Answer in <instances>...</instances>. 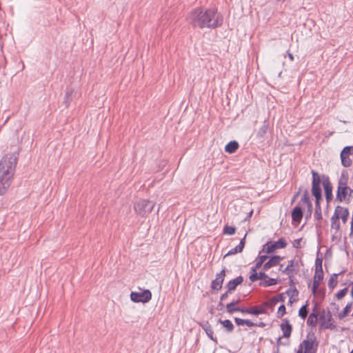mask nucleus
<instances>
[{"instance_id":"ddd939ff","label":"nucleus","mask_w":353,"mask_h":353,"mask_svg":"<svg viewBox=\"0 0 353 353\" xmlns=\"http://www.w3.org/2000/svg\"><path fill=\"white\" fill-rule=\"evenodd\" d=\"M305 204L307 206V212L305 214V219L307 220L311 218L312 214V204L309 196V192L307 190H305L301 200L299 202V205Z\"/></svg>"},{"instance_id":"bb28decb","label":"nucleus","mask_w":353,"mask_h":353,"mask_svg":"<svg viewBox=\"0 0 353 353\" xmlns=\"http://www.w3.org/2000/svg\"><path fill=\"white\" fill-rule=\"evenodd\" d=\"M239 147V145L237 141H231L225 146V151L229 154H232L237 150Z\"/></svg>"},{"instance_id":"58836bf2","label":"nucleus","mask_w":353,"mask_h":353,"mask_svg":"<svg viewBox=\"0 0 353 353\" xmlns=\"http://www.w3.org/2000/svg\"><path fill=\"white\" fill-rule=\"evenodd\" d=\"M276 303H274V302H272V299L271 298L269 301H265V302H263L262 304H261V307H263L265 309H266L267 307H269L272 310H274V307L275 306Z\"/></svg>"},{"instance_id":"dca6fc26","label":"nucleus","mask_w":353,"mask_h":353,"mask_svg":"<svg viewBox=\"0 0 353 353\" xmlns=\"http://www.w3.org/2000/svg\"><path fill=\"white\" fill-rule=\"evenodd\" d=\"M234 322L237 325H245L248 327L258 326L260 327H264L265 326V323L264 322L253 323L249 319H242L238 317L234 318Z\"/></svg>"},{"instance_id":"412c9836","label":"nucleus","mask_w":353,"mask_h":353,"mask_svg":"<svg viewBox=\"0 0 353 353\" xmlns=\"http://www.w3.org/2000/svg\"><path fill=\"white\" fill-rule=\"evenodd\" d=\"M303 216L302 208L298 205L293 208L292 211V222L300 223Z\"/></svg>"},{"instance_id":"393cba45","label":"nucleus","mask_w":353,"mask_h":353,"mask_svg":"<svg viewBox=\"0 0 353 353\" xmlns=\"http://www.w3.org/2000/svg\"><path fill=\"white\" fill-rule=\"evenodd\" d=\"M268 258L267 255H259L256 259V263L255 265L251 268V272H255L258 269H259L263 263L266 261V259Z\"/></svg>"},{"instance_id":"9b49d317","label":"nucleus","mask_w":353,"mask_h":353,"mask_svg":"<svg viewBox=\"0 0 353 353\" xmlns=\"http://www.w3.org/2000/svg\"><path fill=\"white\" fill-rule=\"evenodd\" d=\"M322 183L324 188L325 199L328 204L333 198L332 185L328 176L325 174L322 175Z\"/></svg>"},{"instance_id":"0e129e2a","label":"nucleus","mask_w":353,"mask_h":353,"mask_svg":"<svg viewBox=\"0 0 353 353\" xmlns=\"http://www.w3.org/2000/svg\"><path fill=\"white\" fill-rule=\"evenodd\" d=\"M324 321H327V318H325Z\"/></svg>"},{"instance_id":"e433bc0d","label":"nucleus","mask_w":353,"mask_h":353,"mask_svg":"<svg viewBox=\"0 0 353 353\" xmlns=\"http://www.w3.org/2000/svg\"><path fill=\"white\" fill-rule=\"evenodd\" d=\"M277 283V279L273 278H269L268 279H265L263 282L260 283V286H263L264 288L269 287L271 285H276Z\"/></svg>"},{"instance_id":"c85d7f7f","label":"nucleus","mask_w":353,"mask_h":353,"mask_svg":"<svg viewBox=\"0 0 353 353\" xmlns=\"http://www.w3.org/2000/svg\"><path fill=\"white\" fill-rule=\"evenodd\" d=\"M318 316L319 313L318 312H312L308 316V318L307 319V324L309 326H311L312 327H315L317 325L318 321Z\"/></svg>"},{"instance_id":"13d9d810","label":"nucleus","mask_w":353,"mask_h":353,"mask_svg":"<svg viewBox=\"0 0 353 353\" xmlns=\"http://www.w3.org/2000/svg\"><path fill=\"white\" fill-rule=\"evenodd\" d=\"M312 312H317V305L316 303L314 304L313 308H312Z\"/></svg>"},{"instance_id":"f257e3e1","label":"nucleus","mask_w":353,"mask_h":353,"mask_svg":"<svg viewBox=\"0 0 353 353\" xmlns=\"http://www.w3.org/2000/svg\"><path fill=\"white\" fill-rule=\"evenodd\" d=\"M187 20L193 28L216 29L222 26L223 17L213 8L197 7L188 14Z\"/></svg>"},{"instance_id":"de8ad7c7","label":"nucleus","mask_w":353,"mask_h":353,"mask_svg":"<svg viewBox=\"0 0 353 353\" xmlns=\"http://www.w3.org/2000/svg\"><path fill=\"white\" fill-rule=\"evenodd\" d=\"M249 279L252 282H255L258 281L259 279L256 271L255 272H252V274L250 275Z\"/></svg>"},{"instance_id":"a19ab883","label":"nucleus","mask_w":353,"mask_h":353,"mask_svg":"<svg viewBox=\"0 0 353 353\" xmlns=\"http://www.w3.org/2000/svg\"><path fill=\"white\" fill-rule=\"evenodd\" d=\"M347 291H348V288H345L341 290H339L336 294V297L338 299H343L345 295L347 293Z\"/></svg>"},{"instance_id":"423d86ee","label":"nucleus","mask_w":353,"mask_h":353,"mask_svg":"<svg viewBox=\"0 0 353 353\" xmlns=\"http://www.w3.org/2000/svg\"><path fill=\"white\" fill-rule=\"evenodd\" d=\"M312 188L311 192L313 196H314L315 199H322V191L321 188V183L322 180V176H321L319 173L312 170Z\"/></svg>"},{"instance_id":"6e6d98bb","label":"nucleus","mask_w":353,"mask_h":353,"mask_svg":"<svg viewBox=\"0 0 353 353\" xmlns=\"http://www.w3.org/2000/svg\"><path fill=\"white\" fill-rule=\"evenodd\" d=\"M252 213H253V210H251V211L248 214V216H247V217L245 219V220L246 221L247 219H250V218L252 216Z\"/></svg>"},{"instance_id":"2eb2a0df","label":"nucleus","mask_w":353,"mask_h":353,"mask_svg":"<svg viewBox=\"0 0 353 353\" xmlns=\"http://www.w3.org/2000/svg\"><path fill=\"white\" fill-rule=\"evenodd\" d=\"M323 279V270H315L314 275V281L312 287V294L314 295L316 294L318 288L321 282Z\"/></svg>"},{"instance_id":"7c9ffc66","label":"nucleus","mask_w":353,"mask_h":353,"mask_svg":"<svg viewBox=\"0 0 353 353\" xmlns=\"http://www.w3.org/2000/svg\"><path fill=\"white\" fill-rule=\"evenodd\" d=\"M343 272H341L339 273H334V274H332L330 276V278L328 280V283H327V285H328V288L330 289V290H333L337 285V278H338V276L341 274Z\"/></svg>"},{"instance_id":"79ce46f5","label":"nucleus","mask_w":353,"mask_h":353,"mask_svg":"<svg viewBox=\"0 0 353 353\" xmlns=\"http://www.w3.org/2000/svg\"><path fill=\"white\" fill-rule=\"evenodd\" d=\"M286 313V308L284 304H281L277 311V317L281 318Z\"/></svg>"},{"instance_id":"69168bd1","label":"nucleus","mask_w":353,"mask_h":353,"mask_svg":"<svg viewBox=\"0 0 353 353\" xmlns=\"http://www.w3.org/2000/svg\"><path fill=\"white\" fill-rule=\"evenodd\" d=\"M290 290H287L286 293L289 294Z\"/></svg>"},{"instance_id":"6e6552de","label":"nucleus","mask_w":353,"mask_h":353,"mask_svg":"<svg viewBox=\"0 0 353 353\" xmlns=\"http://www.w3.org/2000/svg\"><path fill=\"white\" fill-rule=\"evenodd\" d=\"M130 299L134 303H145L152 299V293L149 290H144L142 292H132L130 293Z\"/></svg>"},{"instance_id":"c03bdc74","label":"nucleus","mask_w":353,"mask_h":353,"mask_svg":"<svg viewBox=\"0 0 353 353\" xmlns=\"http://www.w3.org/2000/svg\"><path fill=\"white\" fill-rule=\"evenodd\" d=\"M236 312H239L243 314H250L251 311V307H237L236 309Z\"/></svg>"},{"instance_id":"49530a36","label":"nucleus","mask_w":353,"mask_h":353,"mask_svg":"<svg viewBox=\"0 0 353 353\" xmlns=\"http://www.w3.org/2000/svg\"><path fill=\"white\" fill-rule=\"evenodd\" d=\"M301 241H302L301 238L294 240L293 242H292L293 247L295 248H301Z\"/></svg>"},{"instance_id":"4d7b16f0","label":"nucleus","mask_w":353,"mask_h":353,"mask_svg":"<svg viewBox=\"0 0 353 353\" xmlns=\"http://www.w3.org/2000/svg\"><path fill=\"white\" fill-rule=\"evenodd\" d=\"M296 353H304L302 347L300 345H299V349L296 350Z\"/></svg>"},{"instance_id":"1a4fd4ad","label":"nucleus","mask_w":353,"mask_h":353,"mask_svg":"<svg viewBox=\"0 0 353 353\" xmlns=\"http://www.w3.org/2000/svg\"><path fill=\"white\" fill-rule=\"evenodd\" d=\"M286 245V241L283 238H280L277 241H269L265 243L263 247L262 251H265L266 253L270 254L273 252L274 250L284 248Z\"/></svg>"},{"instance_id":"a211bd4d","label":"nucleus","mask_w":353,"mask_h":353,"mask_svg":"<svg viewBox=\"0 0 353 353\" xmlns=\"http://www.w3.org/2000/svg\"><path fill=\"white\" fill-rule=\"evenodd\" d=\"M283 259V257L279 255H274L269 259L268 261L265 263L263 265V270L267 271L273 266H276L279 264L280 261Z\"/></svg>"},{"instance_id":"09e8293b","label":"nucleus","mask_w":353,"mask_h":353,"mask_svg":"<svg viewBox=\"0 0 353 353\" xmlns=\"http://www.w3.org/2000/svg\"><path fill=\"white\" fill-rule=\"evenodd\" d=\"M232 292H228V290H226V291L221 294V297H220V299L221 301H224L225 300H226L228 297V295L230 294H232Z\"/></svg>"},{"instance_id":"5701e85b","label":"nucleus","mask_w":353,"mask_h":353,"mask_svg":"<svg viewBox=\"0 0 353 353\" xmlns=\"http://www.w3.org/2000/svg\"><path fill=\"white\" fill-rule=\"evenodd\" d=\"M246 236L247 234H245L244 236L241 239L238 245L228 251V252L225 254V256L241 252L245 247Z\"/></svg>"},{"instance_id":"37998d69","label":"nucleus","mask_w":353,"mask_h":353,"mask_svg":"<svg viewBox=\"0 0 353 353\" xmlns=\"http://www.w3.org/2000/svg\"><path fill=\"white\" fill-rule=\"evenodd\" d=\"M323 259L319 256L315 260V270H323L322 268Z\"/></svg>"},{"instance_id":"f3484780","label":"nucleus","mask_w":353,"mask_h":353,"mask_svg":"<svg viewBox=\"0 0 353 353\" xmlns=\"http://www.w3.org/2000/svg\"><path fill=\"white\" fill-rule=\"evenodd\" d=\"M243 281V277L242 276H239L235 279L230 280L225 285L226 290H228V292H233L236 287L241 284Z\"/></svg>"},{"instance_id":"b1692460","label":"nucleus","mask_w":353,"mask_h":353,"mask_svg":"<svg viewBox=\"0 0 353 353\" xmlns=\"http://www.w3.org/2000/svg\"><path fill=\"white\" fill-rule=\"evenodd\" d=\"M269 128V121L268 119L265 120L263 122L262 125L259 129L256 132V137L258 139H263L265 134H267L268 130Z\"/></svg>"},{"instance_id":"9d476101","label":"nucleus","mask_w":353,"mask_h":353,"mask_svg":"<svg viewBox=\"0 0 353 353\" xmlns=\"http://www.w3.org/2000/svg\"><path fill=\"white\" fill-rule=\"evenodd\" d=\"M353 154V146H345L340 154L341 164L345 168H349L352 164L350 155Z\"/></svg>"},{"instance_id":"603ef678","label":"nucleus","mask_w":353,"mask_h":353,"mask_svg":"<svg viewBox=\"0 0 353 353\" xmlns=\"http://www.w3.org/2000/svg\"><path fill=\"white\" fill-rule=\"evenodd\" d=\"M223 301H221V300H220V301L219 302V303H218V308H219V310H222V309H223V307H224V304H223Z\"/></svg>"},{"instance_id":"aec40b11","label":"nucleus","mask_w":353,"mask_h":353,"mask_svg":"<svg viewBox=\"0 0 353 353\" xmlns=\"http://www.w3.org/2000/svg\"><path fill=\"white\" fill-rule=\"evenodd\" d=\"M200 325L203 328V330L206 333L207 336L214 342L217 343V339L216 336H214V332L211 325L208 321L203 322L201 323Z\"/></svg>"},{"instance_id":"e2e57ef3","label":"nucleus","mask_w":353,"mask_h":353,"mask_svg":"<svg viewBox=\"0 0 353 353\" xmlns=\"http://www.w3.org/2000/svg\"><path fill=\"white\" fill-rule=\"evenodd\" d=\"M281 339V337H279V338L278 339V341H277V343H278L280 342Z\"/></svg>"},{"instance_id":"4be33fe9","label":"nucleus","mask_w":353,"mask_h":353,"mask_svg":"<svg viewBox=\"0 0 353 353\" xmlns=\"http://www.w3.org/2000/svg\"><path fill=\"white\" fill-rule=\"evenodd\" d=\"M334 212H337V214L340 216V218L342 220L343 223H345L347 221L349 217V210L346 208L341 207L340 205H337L335 208Z\"/></svg>"},{"instance_id":"f704fd0d","label":"nucleus","mask_w":353,"mask_h":353,"mask_svg":"<svg viewBox=\"0 0 353 353\" xmlns=\"http://www.w3.org/2000/svg\"><path fill=\"white\" fill-rule=\"evenodd\" d=\"M73 92L74 91L72 89H70V90L68 89L65 92L64 99H63V103L65 104L66 108L69 107V105L70 104Z\"/></svg>"},{"instance_id":"bf43d9fd","label":"nucleus","mask_w":353,"mask_h":353,"mask_svg":"<svg viewBox=\"0 0 353 353\" xmlns=\"http://www.w3.org/2000/svg\"><path fill=\"white\" fill-rule=\"evenodd\" d=\"M350 234H353V221H351Z\"/></svg>"},{"instance_id":"3c124183","label":"nucleus","mask_w":353,"mask_h":353,"mask_svg":"<svg viewBox=\"0 0 353 353\" xmlns=\"http://www.w3.org/2000/svg\"><path fill=\"white\" fill-rule=\"evenodd\" d=\"M288 56L291 61H294V56L289 50L288 51Z\"/></svg>"},{"instance_id":"39448f33","label":"nucleus","mask_w":353,"mask_h":353,"mask_svg":"<svg viewBox=\"0 0 353 353\" xmlns=\"http://www.w3.org/2000/svg\"><path fill=\"white\" fill-rule=\"evenodd\" d=\"M299 345L302 347L304 353H316L319 342L314 333H308L306 339Z\"/></svg>"},{"instance_id":"c756f323","label":"nucleus","mask_w":353,"mask_h":353,"mask_svg":"<svg viewBox=\"0 0 353 353\" xmlns=\"http://www.w3.org/2000/svg\"><path fill=\"white\" fill-rule=\"evenodd\" d=\"M218 322L220 323L223 326V327L225 328V331L227 332L230 333L234 331V326L231 322V321L228 319L221 320V319H219L218 320Z\"/></svg>"},{"instance_id":"a18cd8bd","label":"nucleus","mask_w":353,"mask_h":353,"mask_svg":"<svg viewBox=\"0 0 353 353\" xmlns=\"http://www.w3.org/2000/svg\"><path fill=\"white\" fill-rule=\"evenodd\" d=\"M265 271L263 270V271H261L259 273H257L259 280H261V279L265 280V279L268 278V276L265 273Z\"/></svg>"},{"instance_id":"f8f14e48","label":"nucleus","mask_w":353,"mask_h":353,"mask_svg":"<svg viewBox=\"0 0 353 353\" xmlns=\"http://www.w3.org/2000/svg\"><path fill=\"white\" fill-rule=\"evenodd\" d=\"M225 276V268H224L219 273L216 274V278L212 281L210 288L214 291H219L222 288V285Z\"/></svg>"},{"instance_id":"680f3d73","label":"nucleus","mask_w":353,"mask_h":353,"mask_svg":"<svg viewBox=\"0 0 353 353\" xmlns=\"http://www.w3.org/2000/svg\"><path fill=\"white\" fill-rule=\"evenodd\" d=\"M279 270L282 272V270H283V265H280V268H279Z\"/></svg>"},{"instance_id":"20e7f679","label":"nucleus","mask_w":353,"mask_h":353,"mask_svg":"<svg viewBox=\"0 0 353 353\" xmlns=\"http://www.w3.org/2000/svg\"><path fill=\"white\" fill-rule=\"evenodd\" d=\"M155 203L148 199H141L134 204L137 214L142 217L147 216L153 210Z\"/></svg>"},{"instance_id":"7ed1b4c3","label":"nucleus","mask_w":353,"mask_h":353,"mask_svg":"<svg viewBox=\"0 0 353 353\" xmlns=\"http://www.w3.org/2000/svg\"><path fill=\"white\" fill-rule=\"evenodd\" d=\"M348 179L347 172L346 170L342 171L339 179L336 191V200L339 202L345 201L349 203L350 196L353 193V190L347 186Z\"/></svg>"},{"instance_id":"a878e982","label":"nucleus","mask_w":353,"mask_h":353,"mask_svg":"<svg viewBox=\"0 0 353 353\" xmlns=\"http://www.w3.org/2000/svg\"><path fill=\"white\" fill-rule=\"evenodd\" d=\"M322 199H315V211H314V218L315 219L320 221L323 219L322 211L321 207V201Z\"/></svg>"},{"instance_id":"72a5a7b5","label":"nucleus","mask_w":353,"mask_h":353,"mask_svg":"<svg viewBox=\"0 0 353 353\" xmlns=\"http://www.w3.org/2000/svg\"><path fill=\"white\" fill-rule=\"evenodd\" d=\"M352 304V301L347 303L345 307L343 308V310L338 314V318L339 319H344L347 315V314L350 313Z\"/></svg>"},{"instance_id":"864d4df0","label":"nucleus","mask_w":353,"mask_h":353,"mask_svg":"<svg viewBox=\"0 0 353 353\" xmlns=\"http://www.w3.org/2000/svg\"><path fill=\"white\" fill-rule=\"evenodd\" d=\"M299 294V292L298 290H296V288H294V289L293 290V292H292V294L291 295V296H298Z\"/></svg>"},{"instance_id":"c9c22d12","label":"nucleus","mask_w":353,"mask_h":353,"mask_svg":"<svg viewBox=\"0 0 353 353\" xmlns=\"http://www.w3.org/2000/svg\"><path fill=\"white\" fill-rule=\"evenodd\" d=\"M308 301H307L305 304L303 305L299 310V316L302 319H305L308 314L307 310Z\"/></svg>"},{"instance_id":"cd10ccee","label":"nucleus","mask_w":353,"mask_h":353,"mask_svg":"<svg viewBox=\"0 0 353 353\" xmlns=\"http://www.w3.org/2000/svg\"><path fill=\"white\" fill-rule=\"evenodd\" d=\"M340 216L337 214L336 212H334V214L331 217V228L339 231L340 229Z\"/></svg>"},{"instance_id":"473e14b6","label":"nucleus","mask_w":353,"mask_h":353,"mask_svg":"<svg viewBox=\"0 0 353 353\" xmlns=\"http://www.w3.org/2000/svg\"><path fill=\"white\" fill-rule=\"evenodd\" d=\"M267 313L266 309L261 307V304L251 307L250 314L257 316L262 314H266Z\"/></svg>"},{"instance_id":"2f4dec72","label":"nucleus","mask_w":353,"mask_h":353,"mask_svg":"<svg viewBox=\"0 0 353 353\" xmlns=\"http://www.w3.org/2000/svg\"><path fill=\"white\" fill-rule=\"evenodd\" d=\"M240 301H241L240 299H237L236 301L234 300L233 301H232L230 303H228L225 305L227 312L230 314H232L233 313L236 312V309L238 307L236 305L240 303Z\"/></svg>"},{"instance_id":"ea45409f","label":"nucleus","mask_w":353,"mask_h":353,"mask_svg":"<svg viewBox=\"0 0 353 353\" xmlns=\"http://www.w3.org/2000/svg\"><path fill=\"white\" fill-rule=\"evenodd\" d=\"M272 299V302L276 304L279 301L284 302L285 297L283 293H281L275 296H273Z\"/></svg>"},{"instance_id":"052dcab7","label":"nucleus","mask_w":353,"mask_h":353,"mask_svg":"<svg viewBox=\"0 0 353 353\" xmlns=\"http://www.w3.org/2000/svg\"><path fill=\"white\" fill-rule=\"evenodd\" d=\"M350 284L352 285L350 294H351L352 297L353 298V282H352Z\"/></svg>"},{"instance_id":"5fc2aeb1","label":"nucleus","mask_w":353,"mask_h":353,"mask_svg":"<svg viewBox=\"0 0 353 353\" xmlns=\"http://www.w3.org/2000/svg\"><path fill=\"white\" fill-rule=\"evenodd\" d=\"M332 305L334 306V307L332 308L333 310H336V311L339 310V307L336 303H332Z\"/></svg>"},{"instance_id":"4468645a","label":"nucleus","mask_w":353,"mask_h":353,"mask_svg":"<svg viewBox=\"0 0 353 353\" xmlns=\"http://www.w3.org/2000/svg\"><path fill=\"white\" fill-rule=\"evenodd\" d=\"M298 261L294 259L288 261V264L285 268L282 270V273L287 274L290 279H292L298 271Z\"/></svg>"},{"instance_id":"f03ea898","label":"nucleus","mask_w":353,"mask_h":353,"mask_svg":"<svg viewBox=\"0 0 353 353\" xmlns=\"http://www.w3.org/2000/svg\"><path fill=\"white\" fill-rule=\"evenodd\" d=\"M17 163L14 154H6L0 161V196L4 194L10 186Z\"/></svg>"},{"instance_id":"6ab92c4d","label":"nucleus","mask_w":353,"mask_h":353,"mask_svg":"<svg viewBox=\"0 0 353 353\" xmlns=\"http://www.w3.org/2000/svg\"><path fill=\"white\" fill-rule=\"evenodd\" d=\"M280 326L283 331V336L289 338L292 331V327L289 321L287 319H284Z\"/></svg>"},{"instance_id":"8fccbe9b","label":"nucleus","mask_w":353,"mask_h":353,"mask_svg":"<svg viewBox=\"0 0 353 353\" xmlns=\"http://www.w3.org/2000/svg\"><path fill=\"white\" fill-rule=\"evenodd\" d=\"M301 192V188H299L297 192H296V194L294 195L292 202H294L297 199V197L299 196Z\"/></svg>"},{"instance_id":"4c0bfd02","label":"nucleus","mask_w":353,"mask_h":353,"mask_svg":"<svg viewBox=\"0 0 353 353\" xmlns=\"http://www.w3.org/2000/svg\"><path fill=\"white\" fill-rule=\"evenodd\" d=\"M236 232V228L234 226L225 225L223 230V233L227 235H232Z\"/></svg>"},{"instance_id":"0eeeda50","label":"nucleus","mask_w":353,"mask_h":353,"mask_svg":"<svg viewBox=\"0 0 353 353\" xmlns=\"http://www.w3.org/2000/svg\"><path fill=\"white\" fill-rule=\"evenodd\" d=\"M319 327L321 329L334 330L336 326L333 325V318L330 311H325L324 309L319 314Z\"/></svg>"}]
</instances>
